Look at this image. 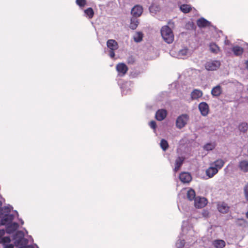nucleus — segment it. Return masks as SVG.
Returning <instances> with one entry per match:
<instances>
[{
	"instance_id": "1",
	"label": "nucleus",
	"mask_w": 248,
	"mask_h": 248,
	"mask_svg": "<svg viewBox=\"0 0 248 248\" xmlns=\"http://www.w3.org/2000/svg\"><path fill=\"white\" fill-rule=\"evenodd\" d=\"M25 234L23 231H18L16 232L13 236V239L15 241L14 244L16 247L18 248H39L36 244L28 245L29 240L24 237Z\"/></svg>"
},
{
	"instance_id": "2",
	"label": "nucleus",
	"mask_w": 248,
	"mask_h": 248,
	"mask_svg": "<svg viewBox=\"0 0 248 248\" xmlns=\"http://www.w3.org/2000/svg\"><path fill=\"white\" fill-rule=\"evenodd\" d=\"M187 222L184 221L182 225V232L180 234L179 240L176 243V247L177 248H183L185 246V240L183 238L184 235L188 233L187 236H192L194 234V231L192 227H187Z\"/></svg>"
},
{
	"instance_id": "3",
	"label": "nucleus",
	"mask_w": 248,
	"mask_h": 248,
	"mask_svg": "<svg viewBox=\"0 0 248 248\" xmlns=\"http://www.w3.org/2000/svg\"><path fill=\"white\" fill-rule=\"evenodd\" d=\"M160 33L163 39L167 43L171 44L174 41L173 32L169 26L165 25L162 27Z\"/></svg>"
},
{
	"instance_id": "4",
	"label": "nucleus",
	"mask_w": 248,
	"mask_h": 248,
	"mask_svg": "<svg viewBox=\"0 0 248 248\" xmlns=\"http://www.w3.org/2000/svg\"><path fill=\"white\" fill-rule=\"evenodd\" d=\"M107 46L109 49L108 53L109 57L113 58L115 57L114 51L119 48L118 43L114 39H109L107 42Z\"/></svg>"
},
{
	"instance_id": "5",
	"label": "nucleus",
	"mask_w": 248,
	"mask_h": 248,
	"mask_svg": "<svg viewBox=\"0 0 248 248\" xmlns=\"http://www.w3.org/2000/svg\"><path fill=\"white\" fill-rule=\"evenodd\" d=\"M189 119V116L186 114L180 115L176 119V126L179 129L183 128L187 124Z\"/></svg>"
},
{
	"instance_id": "6",
	"label": "nucleus",
	"mask_w": 248,
	"mask_h": 248,
	"mask_svg": "<svg viewBox=\"0 0 248 248\" xmlns=\"http://www.w3.org/2000/svg\"><path fill=\"white\" fill-rule=\"evenodd\" d=\"M220 65V62L219 61H210L205 63V67L208 71H214L218 68Z\"/></svg>"
},
{
	"instance_id": "7",
	"label": "nucleus",
	"mask_w": 248,
	"mask_h": 248,
	"mask_svg": "<svg viewBox=\"0 0 248 248\" xmlns=\"http://www.w3.org/2000/svg\"><path fill=\"white\" fill-rule=\"evenodd\" d=\"M198 108L203 116H206L208 114L209 108L207 103L205 102H201L199 104Z\"/></svg>"
},
{
	"instance_id": "8",
	"label": "nucleus",
	"mask_w": 248,
	"mask_h": 248,
	"mask_svg": "<svg viewBox=\"0 0 248 248\" xmlns=\"http://www.w3.org/2000/svg\"><path fill=\"white\" fill-rule=\"evenodd\" d=\"M207 204V200L204 197H197L194 200V205L196 208H202Z\"/></svg>"
},
{
	"instance_id": "9",
	"label": "nucleus",
	"mask_w": 248,
	"mask_h": 248,
	"mask_svg": "<svg viewBox=\"0 0 248 248\" xmlns=\"http://www.w3.org/2000/svg\"><path fill=\"white\" fill-rule=\"evenodd\" d=\"M4 216L1 219L0 224L2 225H7L12 223L14 219V216L13 214H5Z\"/></svg>"
},
{
	"instance_id": "10",
	"label": "nucleus",
	"mask_w": 248,
	"mask_h": 248,
	"mask_svg": "<svg viewBox=\"0 0 248 248\" xmlns=\"http://www.w3.org/2000/svg\"><path fill=\"white\" fill-rule=\"evenodd\" d=\"M116 70L118 73V75L124 76L128 70V67L124 63H118L116 66Z\"/></svg>"
},
{
	"instance_id": "11",
	"label": "nucleus",
	"mask_w": 248,
	"mask_h": 248,
	"mask_svg": "<svg viewBox=\"0 0 248 248\" xmlns=\"http://www.w3.org/2000/svg\"><path fill=\"white\" fill-rule=\"evenodd\" d=\"M131 85L132 83L130 81H126L121 86L122 95H126L130 93Z\"/></svg>"
},
{
	"instance_id": "12",
	"label": "nucleus",
	"mask_w": 248,
	"mask_h": 248,
	"mask_svg": "<svg viewBox=\"0 0 248 248\" xmlns=\"http://www.w3.org/2000/svg\"><path fill=\"white\" fill-rule=\"evenodd\" d=\"M143 12L142 7L137 5H135L132 9L131 11V15L133 17H138L140 16Z\"/></svg>"
},
{
	"instance_id": "13",
	"label": "nucleus",
	"mask_w": 248,
	"mask_h": 248,
	"mask_svg": "<svg viewBox=\"0 0 248 248\" xmlns=\"http://www.w3.org/2000/svg\"><path fill=\"white\" fill-rule=\"evenodd\" d=\"M179 179L183 183H188L191 181L192 177L189 173L183 172L180 174Z\"/></svg>"
},
{
	"instance_id": "14",
	"label": "nucleus",
	"mask_w": 248,
	"mask_h": 248,
	"mask_svg": "<svg viewBox=\"0 0 248 248\" xmlns=\"http://www.w3.org/2000/svg\"><path fill=\"white\" fill-rule=\"evenodd\" d=\"M217 208L218 211L222 214L227 213L230 209V207L224 202H220L217 204Z\"/></svg>"
},
{
	"instance_id": "15",
	"label": "nucleus",
	"mask_w": 248,
	"mask_h": 248,
	"mask_svg": "<svg viewBox=\"0 0 248 248\" xmlns=\"http://www.w3.org/2000/svg\"><path fill=\"white\" fill-rule=\"evenodd\" d=\"M167 112L166 109H158L155 113V118L159 121L163 120L167 116Z\"/></svg>"
},
{
	"instance_id": "16",
	"label": "nucleus",
	"mask_w": 248,
	"mask_h": 248,
	"mask_svg": "<svg viewBox=\"0 0 248 248\" xmlns=\"http://www.w3.org/2000/svg\"><path fill=\"white\" fill-rule=\"evenodd\" d=\"M19 227V225L16 222H13L6 225V232L8 234L13 233Z\"/></svg>"
},
{
	"instance_id": "17",
	"label": "nucleus",
	"mask_w": 248,
	"mask_h": 248,
	"mask_svg": "<svg viewBox=\"0 0 248 248\" xmlns=\"http://www.w3.org/2000/svg\"><path fill=\"white\" fill-rule=\"evenodd\" d=\"M190 55L189 49L187 47H184L180 50L177 54V57L179 59H184Z\"/></svg>"
},
{
	"instance_id": "18",
	"label": "nucleus",
	"mask_w": 248,
	"mask_h": 248,
	"mask_svg": "<svg viewBox=\"0 0 248 248\" xmlns=\"http://www.w3.org/2000/svg\"><path fill=\"white\" fill-rule=\"evenodd\" d=\"M197 24L200 28H204L210 26L211 23L203 17H201L197 20Z\"/></svg>"
},
{
	"instance_id": "19",
	"label": "nucleus",
	"mask_w": 248,
	"mask_h": 248,
	"mask_svg": "<svg viewBox=\"0 0 248 248\" xmlns=\"http://www.w3.org/2000/svg\"><path fill=\"white\" fill-rule=\"evenodd\" d=\"M184 160L185 158L182 156H178L176 159L175 162V167L173 169V171L175 172H177L179 170L180 168L182 165Z\"/></svg>"
},
{
	"instance_id": "20",
	"label": "nucleus",
	"mask_w": 248,
	"mask_h": 248,
	"mask_svg": "<svg viewBox=\"0 0 248 248\" xmlns=\"http://www.w3.org/2000/svg\"><path fill=\"white\" fill-rule=\"evenodd\" d=\"M217 172V169L214 167L212 165H211L206 170V174L210 178L213 177Z\"/></svg>"
},
{
	"instance_id": "21",
	"label": "nucleus",
	"mask_w": 248,
	"mask_h": 248,
	"mask_svg": "<svg viewBox=\"0 0 248 248\" xmlns=\"http://www.w3.org/2000/svg\"><path fill=\"white\" fill-rule=\"evenodd\" d=\"M238 167L240 170L244 172H248V161L243 160L239 162Z\"/></svg>"
},
{
	"instance_id": "22",
	"label": "nucleus",
	"mask_w": 248,
	"mask_h": 248,
	"mask_svg": "<svg viewBox=\"0 0 248 248\" xmlns=\"http://www.w3.org/2000/svg\"><path fill=\"white\" fill-rule=\"evenodd\" d=\"M202 91L198 89H194L191 93V98L192 100L198 99L202 96Z\"/></svg>"
},
{
	"instance_id": "23",
	"label": "nucleus",
	"mask_w": 248,
	"mask_h": 248,
	"mask_svg": "<svg viewBox=\"0 0 248 248\" xmlns=\"http://www.w3.org/2000/svg\"><path fill=\"white\" fill-rule=\"evenodd\" d=\"M225 162L222 159H218L214 162L211 163V165H212L214 167H216L217 169V170L221 169L224 166Z\"/></svg>"
},
{
	"instance_id": "24",
	"label": "nucleus",
	"mask_w": 248,
	"mask_h": 248,
	"mask_svg": "<svg viewBox=\"0 0 248 248\" xmlns=\"http://www.w3.org/2000/svg\"><path fill=\"white\" fill-rule=\"evenodd\" d=\"M222 92V91L221 86L220 85H217L212 89L211 91V94L213 96L217 97L221 94Z\"/></svg>"
},
{
	"instance_id": "25",
	"label": "nucleus",
	"mask_w": 248,
	"mask_h": 248,
	"mask_svg": "<svg viewBox=\"0 0 248 248\" xmlns=\"http://www.w3.org/2000/svg\"><path fill=\"white\" fill-rule=\"evenodd\" d=\"M232 51L235 56H238L242 55L244 52V49L241 46H235L232 48Z\"/></svg>"
},
{
	"instance_id": "26",
	"label": "nucleus",
	"mask_w": 248,
	"mask_h": 248,
	"mask_svg": "<svg viewBox=\"0 0 248 248\" xmlns=\"http://www.w3.org/2000/svg\"><path fill=\"white\" fill-rule=\"evenodd\" d=\"M225 242L223 240L217 239L213 242V245L216 248H223L225 246Z\"/></svg>"
},
{
	"instance_id": "27",
	"label": "nucleus",
	"mask_w": 248,
	"mask_h": 248,
	"mask_svg": "<svg viewBox=\"0 0 248 248\" xmlns=\"http://www.w3.org/2000/svg\"><path fill=\"white\" fill-rule=\"evenodd\" d=\"M130 24L129 25V27L132 30H135L137 28L139 25V20L137 19V17H132L130 20Z\"/></svg>"
},
{
	"instance_id": "28",
	"label": "nucleus",
	"mask_w": 248,
	"mask_h": 248,
	"mask_svg": "<svg viewBox=\"0 0 248 248\" xmlns=\"http://www.w3.org/2000/svg\"><path fill=\"white\" fill-rule=\"evenodd\" d=\"M187 197L189 201L195 200L196 197L195 192L193 189H189L187 191Z\"/></svg>"
},
{
	"instance_id": "29",
	"label": "nucleus",
	"mask_w": 248,
	"mask_h": 248,
	"mask_svg": "<svg viewBox=\"0 0 248 248\" xmlns=\"http://www.w3.org/2000/svg\"><path fill=\"white\" fill-rule=\"evenodd\" d=\"M12 209L13 207L9 204L7 206H4L0 208V214H8Z\"/></svg>"
},
{
	"instance_id": "30",
	"label": "nucleus",
	"mask_w": 248,
	"mask_h": 248,
	"mask_svg": "<svg viewBox=\"0 0 248 248\" xmlns=\"http://www.w3.org/2000/svg\"><path fill=\"white\" fill-rule=\"evenodd\" d=\"M180 8L181 11L185 14L189 13L192 9L190 5L185 4L181 5Z\"/></svg>"
},
{
	"instance_id": "31",
	"label": "nucleus",
	"mask_w": 248,
	"mask_h": 248,
	"mask_svg": "<svg viewBox=\"0 0 248 248\" xmlns=\"http://www.w3.org/2000/svg\"><path fill=\"white\" fill-rule=\"evenodd\" d=\"M210 51L215 54L218 53L219 51V47L214 43H212L209 46Z\"/></svg>"
},
{
	"instance_id": "32",
	"label": "nucleus",
	"mask_w": 248,
	"mask_h": 248,
	"mask_svg": "<svg viewBox=\"0 0 248 248\" xmlns=\"http://www.w3.org/2000/svg\"><path fill=\"white\" fill-rule=\"evenodd\" d=\"M238 129L243 132H245L248 129V124L247 123L243 122L238 125Z\"/></svg>"
},
{
	"instance_id": "33",
	"label": "nucleus",
	"mask_w": 248,
	"mask_h": 248,
	"mask_svg": "<svg viewBox=\"0 0 248 248\" xmlns=\"http://www.w3.org/2000/svg\"><path fill=\"white\" fill-rule=\"evenodd\" d=\"M84 13L85 15L90 19L92 18L94 15V11L91 7L85 10Z\"/></svg>"
},
{
	"instance_id": "34",
	"label": "nucleus",
	"mask_w": 248,
	"mask_h": 248,
	"mask_svg": "<svg viewBox=\"0 0 248 248\" xmlns=\"http://www.w3.org/2000/svg\"><path fill=\"white\" fill-rule=\"evenodd\" d=\"M160 146L161 149L165 151L169 147V144L168 141L165 139H162L160 141Z\"/></svg>"
},
{
	"instance_id": "35",
	"label": "nucleus",
	"mask_w": 248,
	"mask_h": 248,
	"mask_svg": "<svg viewBox=\"0 0 248 248\" xmlns=\"http://www.w3.org/2000/svg\"><path fill=\"white\" fill-rule=\"evenodd\" d=\"M143 38V34L141 32H138L134 36V40L136 42H140L142 41Z\"/></svg>"
},
{
	"instance_id": "36",
	"label": "nucleus",
	"mask_w": 248,
	"mask_h": 248,
	"mask_svg": "<svg viewBox=\"0 0 248 248\" xmlns=\"http://www.w3.org/2000/svg\"><path fill=\"white\" fill-rule=\"evenodd\" d=\"M215 144L212 143H207L203 146L204 150L210 151L213 150L215 148Z\"/></svg>"
},
{
	"instance_id": "37",
	"label": "nucleus",
	"mask_w": 248,
	"mask_h": 248,
	"mask_svg": "<svg viewBox=\"0 0 248 248\" xmlns=\"http://www.w3.org/2000/svg\"><path fill=\"white\" fill-rule=\"evenodd\" d=\"M11 242V239L9 236H5L1 238L0 240V244H2L3 246L4 245H8Z\"/></svg>"
},
{
	"instance_id": "38",
	"label": "nucleus",
	"mask_w": 248,
	"mask_h": 248,
	"mask_svg": "<svg viewBox=\"0 0 248 248\" xmlns=\"http://www.w3.org/2000/svg\"><path fill=\"white\" fill-rule=\"evenodd\" d=\"M76 3L80 7H83L86 4V0H76Z\"/></svg>"
},
{
	"instance_id": "39",
	"label": "nucleus",
	"mask_w": 248,
	"mask_h": 248,
	"mask_svg": "<svg viewBox=\"0 0 248 248\" xmlns=\"http://www.w3.org/2000/svg\"><path fill=\"white\" fill-rule=\"evenodd\" d=\"M244 192L245 199L248 201V183L244 187Z\"/></svg>"
},
{
	"instance_id": "40",
	"label": "nucleus",
	"mask_w": 248,
	"mask_h": 248,
	"mask_svg": "<svg viewBox=\"0 0 248 248\" xmlns=\"http://www.w3.org/2000/svg\"><path fill=\"white\" fill-rule=\"evenodd\" d=\"M149 125L152 129L155 130L156 127V123L154 121H152L150 122Z\"/></svg>"
},
{
	"instance_id": "41",
	"label": "nucleus",
	"mask_w": 248,
	"mask_h": 248,
	"mask_svg": "<svg viewBox=\"0 0 248 248\" xmlns=\"http://www.w3.org/2000/svg\"><path fill=\"white\" fill-rule=\"evenodd\" d=\"M209 213L207 210H203L202 212V215L203 217H209Z\"/></svg>"
},
{
	"instance_id": "42",
	"label": "nucleus",
	"mask_w": 248,
	"mask_h": 248,
	"mask_svg": "<svg viewBox=\"0 0 248 248\" xmlns=\"http://www.w3.org/2000/svg\"><path fill=\"white\" fill-rule=\"evenodd\" d=\"M3 248H14V245L12 244L4 245Z\"/></svg>"
},
{
	"instance_id": "43",
	"label": "nucleus",
	"mask_w": 248,
	"mask_h": 248,
	"mask_svg": "<svg viewBox=\"0 0 248 248\" xmlns=\"http://www.w3.org/2000/svg\"><path fill=\"white\" fill-rule=\"evenodd\" d=\"M155 6H151L149 7V10L151 13H153V11H154Z\"/></svg>"
},
{
	"instance_id": "44",
	"label": "nucleus",
	"mask_w": 248,
	"mask_h": 248,
	"mask_svg": "<svg viewBox=\"0 0 248 248\" xmlns=\"http://www.w3.org/2000/svg\"><path fill=\"white\" fill-rule=\"evenodd\" d=\"M245 64L246 65V68L248 70V60L245 62Z\"/></svg>"
},
{
	"instance_id": "45",
	"label": "nucleus",
	"mask_w": 248,
	"mask_h": 248,
	"mask_svg": "<svg viewBox=\"0 0 248 248\" xmlns=\"http://www.w3.org/2000/svg\"><path fill=\"white\" fill-rule=\"evenodd\" d=\"M187 236L186 237V240H188V239H187ZM194 241V240H193V239H192V238H191V240H188V243H193Z\"/></svg>"
},
{
	"instance_id": "46",
	"label": "nucleus",
	"mask_w": 248,
	"mask_h": 248,
	"mask_svg": "<svg viewBox=\"0 0 248 248\" xmlns=\"http://www.w3.org/2000/svg\"><path fill=\"white\" fill-rule=\"evenodd\" d=\"M230 43V41H229V40H227V39H226V40L225 41V45H229Z\"/></svg>"
},
{
	"instance_id": "47",
	"label": "nucleus",
	"mask_w": 248,
	"mask_h": 248,
	"mask_svg": "<svg viewBox=\"0 0 248 248\" xmlns=\"http://www.w3.org/2000/svg\"><path fill=\"white\" fill-rule=\"evenodd\" d=\"M19 221H20V222L21 223V224L22 225H23V224H24V221H23V220L22 219H19Z\"/></svg>"
},
{
	"instance_id": "48",
	"label": "nucleus",
	"mask_w": 248,
	"mask_h": 248,
	"mask_svg": "<svg viewBox=\"0 0 248 248\" xmlns=\"http://www.w3.org/2000/svg\"><path fill=\"white\" fill-rule=\"evenodd\" d=\"M2 204V202L1 201H0V208H1Z\"/></svg>"
},
{
	"instance_id": "49",
	"label": "nucleus",
	"mask_w": 248,
	"mask_h": 248,
	"mask_svg": "<svg viewBox=\"0 0 248 248\" xmlns=\"http://www.w3.org/2000/svg\"><path fill=\"white\" fill-rule=\"evenodd\" d=\"M246 217L248 218V211L246 213Z\"/></svg>"
},
{
	"instance_id": "50",
	"label": "nucleus",
	"mask_w": 248,
	"mask_h": 248,
	"mask_svg": "<svg viewBox=\"0 0 248 248\" xmlns=\"http://www.w3.org/2000/svg\"><path fill=\"white\" fill-rule=\"evenodd\" d=\"M15 212H16V215L18 216V214L17 212L16 211H15Z\"/></svg>"
},
{
	"instance_id": "51",
	"label": "nucleus",
	"mask_w": 248,
	"mask_h": 248,
	"mask_svg": "<svg viewBox=\"0 0 248 248\" xmlns=\"http://www.w3.org/2000/svg\"><path fill=\"white\" fill-rule=\"evenodd\" d=\"M128 62H129H129H132V61H131V60H130V61H129V60H128Z\"/></svg>"
},
{
	"instance_id": "52",
	"label": "nucleus",
	"mask_w": 248,
	"mask_h": 248,
	"mask_svg": "<svg viewBox=\"0 0 248 248\" xmlns=\"http://www.w3.org/2000/svg\"><path fill=\"white\" fill-rule=\"evenodd\" d=\"M128 62H129H129H132V61H131V60H130V61H129V60H128Z\"/></svg>"
},
{
	"instance_id": "53",
	"label": "nucleus",
	"mask_w": 248,
	"mask_h": 248,
	"mask_svg": "<svg viewBox=\"0 0 248 248\" xmlns=\"http://www.w3.org/2000/svg\"><path fill=\"white\" fill-rule=\"evenodd\" d=\"M128 62H129H129H132V61H131V60H130V61H129V60H128Z\"/></svg>"
},
{
	"instance_id": "54",
	"label": "nucleus",
	"mask_w": 248,
	"mask_h": 248,
	"mask_svg": "<svg viewBox=\"0 0 248 248\" xmlns=\"http://www.w3.org/2000/svg\"><path fill=\"white\" fill-rule=\"evenodd\" d=\"M30 237L31 238V241H33V239L32 238H31V236H30Z\"/></svg>"
}]
</instances>
